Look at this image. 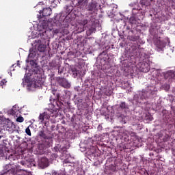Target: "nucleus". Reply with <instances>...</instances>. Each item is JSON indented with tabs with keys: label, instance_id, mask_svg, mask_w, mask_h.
<instances>
[{
	"label": "nucleus",
	"instance_id": "obj_9",
	"mask_svg": "<svg viewBox=\"0 0 175 175\" xmlns=\"http://www.w3.org/2000/svg\"><path fill=\"white\" fill-rule=\"evenodd\" d=\"M20 109L18 108V106L17 105H15L12 107V113L14 115V116H20Z\"/></svg>",
	"mask_w": 175,
	"mask_h": 175
},
{
	"label": "nucleus",
	"instance_id": "obj_16",
	"mask_svg": "<svg viewBox=\"0 0 175 175\" xmlns=\"http://www.w3.org/2000/svg\"><path fill=\"white\" fill-rule=\"evenodd\" d=\"M25 133H27V135H28V136H31V129H29V126H28L26 129H25Z\"/></svg>",
	"mask_w": 175,
	"mask_h": 175
},
{
	"label": "nucleus",
	"instance_id": "obj_6",
	"mask_svg": "<svg viewBox=\"0 0 175 175\" xmlns=\"http://www.w3.org/2000/svg\"><path fill=\"white\" fill-rule=\"evenodd\" d=\"M35 47L40 53H43V51L46 50V45L44 44V42L40 40H36Z\"/></svg>",
	"mask_w": 175,
	"mask_h": 175
},
{
	"label": "nucleus",
	"instance_id": "obj_5",
	"mask_svg": "<svg viewBox=\"0 0 175 175\" xmlns=\"http://www.w3.org/2000/svg\"><path fill=\"white\" fill-rule=\"evenodd\" d=\"M4 124H5V129L12 134L16 131V125L10 120H4Z\"/></svg>",
	"mask_w": 175,
	"mask_h": 175
},
{
	"label": "nucleus",
	"instance_id": "obj_31",
	"mask_svg": "<svg viewBox=\"0 0 175 175\" xmlns=\"http://www.w3.org/2000/svg\"><path fill=\"white\" fill-rule=\"evenodd\" d=\"M21 172H24V170H21Z\"/></svg>",
	"mask_w": 175,
	"mask_h": 175
},
{
	"label": "nucleus",
	"instance_id": "obj_14",
	"mask_svg": "<svg viewBox=\"0 0 175 175\" xmlns=\"http://www.w3.org/2000/svg\"><path fill=\"white\" fill-rule=\"evenodd\" d=\"M3 126H5V120H3V118H0V132Z\"/></svg>",
	"mask_w": 175,
	"mask_h": 175
},
{
	"label": "nucleus",
	"instance_id": "obj_30",
	"mask_svg": "<svg viewBox=\"0 0 175 175\" xmlns=\"http://www.w3.org/2000/svg\"><path fill=\"white\" fill-rule=\"evenodd\" d=\"M26 62H29V61H28V60H26Z\"/></svg>",
	"mask_w": 175,
	"mask_h": 175
},
{
	"label": "nucleus",
	"instance_id": "obj_4",
	"mask_svg": "<svg viewBox=\"0 0 175 175\" xmlns=\"http://www.w3.org/2000/svg\"><path fill=\"white\" fill-rule=\"evenodd\" d=\"M5 174H0V175H8V174H16L17 172H18V167L14 165L8 164L6 165L4 167Z\"/></svg>",
	"mask_w": 175,
	"mask_h": 175
},
{
	"label": "nucleus",
	"instance_id": "obj_12",
	"mask_svg": "<svg viewBox=\"0 0 175 175\" xmlns=\"http://www.w3.org/2000/svg\"><path fill=\"white\" fill-rule=\"evenodd\" d=\"M142 72H144L145 73H147V72H148V70H150V66L148 64H142Z\"/></svg>",
	"mask_w": 175,
	"mask_h": 175
},
{
	"label": "nucleus",
	"instance_id": "obj_10",
	"mask_svg": "<svg viewBox=\"0 0 175 175\" xmlns=\"http://www.w3.org/2000/svg\"><path fill=\"white\" fill-rule=\"evenodd\" d=\"M156 46H157V49H159V51H161V50H162L163 48H165V42H163V41H161V40H159L156 42Z\"/></svg>",
	"mask_w": 175,
	"mask_h": 175
},
{
	"label": "nucleus",
	"instance_id": "obj_13",
	"mask_svg": "<svg viewBox=\"0 0 175 175\" xmlns=\"http://www.w3.org/2000/svg\"><path fill=\"white\" fill-rule=\"evenodd\" d=\"M62 85L64 88H70V83H69V82H68V81H66V79H63Z\"/></svg>",
	"mask_w": 175,
	"mask_h": 175
},
{
	"label": "nucleus",
	"instance_id": "obj_3",
	"mask_svg": "<svg viewBox=\"0 0 175 175\" xmlns=\"http://www.w3.org/2000/svg\"><path fill=\"white\" fill-rule=\"evenodd\" d=\"M51 117H57V113L53 109H48L42 113H40L38 119L40 122H43L44 120H49Z\"/></svg>",
	"mask_w": 175,
	"mask_h": 175
},
{
	"label": "nucleus",
	"instance_id": "obj_28",
	"mask_svg": "<svg viewBox=\"0 0 175 175\" xmlns=\"http://www.w3.org/2000/svg\"><path fill=\"white\" fill-rule=\"evenodd\" d=\"M2 137H3V136H2V135H0V139H2Z\"/></svg>",
	"mask_w": 175,
	"mask_h": 175
},
{
	"label": "nucleus",
	"instance_id": "obj_29",
	"mask_svg": "<svg viewBox=\"0 0 175 175\" xmlns=\"http://www.w3.org/2000/svg\"><path fill=\"white\" fill-rule=\"evenodd\" d=\"M12 157H13V156L10 157V159H12Z\"/></svg>",
	"mask_w": 175,
	"mask_h": 175
},
{
	"label": "nucleus",
	"instance_id": "obj_8",
	"mask_svg": "<svg viewBox=\"0 0 175 175\" xmlns=\"http://www.w3.org/2000/svg\"><path fill=\"white\" fill-rule=\"evenodd\" d=\"M165 79H175V72L174 70L167 71L165 75Z\"/></svg>",
	"mask_w": 175,
	"mask_h": 175
},
{
	"label": "nucleus",
	"instance_id": "obj_24",
	"mask_svg": "<svg viewBox=\"0 0 175 175\" xmlns=\"http://www.w3.org/2000/svg\"><path fill=\"white\" fill-rule=\"evenodd\" d=\"M85 24H87V21H83V25H85Z\"/></svg>",
	"mask_w": 175,
	"mask_h": 175
},
{
	"label": "nucleus",
	"instance_id": "obj_21",
	"mask_svg": "<svg viewBox=\"0 0 175 175\" xmlns=\"http://www.w3.org/2000/svg\"><path fill=\"white\" fill-rule=\"evenodd\" d=\"M141 94L143 96L142 98H146L147 96V95L146 94L145 92H142Z\"/></svg>",
	"mask_w": 175,
	"mask_h": 175
},
{
	"label": "nucleus",
	"instance_id": "obj_11",
	"mask_svg": "<svg viewBox=\"0 0 175 175\" xmlns=\"http://www.w3.org/2000/svg\"><path fill=\"white\" fill-rule=\"evenodd\" d=\"M51 14V8H44L42 10V16L44 17L47 16H50Z\"/></svg>",
	"mask_w": 175,
	"mask_h": 175
},
{
	"label": "nucleus",
	"instance_id": "obj_27",
	"mask_svg": "<svg viewBox=\"0 0 175 175\" xmlns=\"http://www.w3.org/2000/svg\"><path fill=\"white\" fill-rule=\"evenodd\" d=\"M21 163L23 165H24V162H21Z\"/></svg>",
	"mask_w": 175,
	"mask_h": 175
},
{
	"label": "nucleus",
	"instance_id": "obj_17",
	"mask_svg": "<svg viewBox=\"0 0 175 175\" xmlns=\"http://www.w3.org/2000/svg\"><path fill=\"white\" fill-rule=\"evenodd\" d=\"M120 107H122V109H125L126 107L125 103H122L120 105Z\"/></svg>",
	"mask_w": 175,
	"mask_h": 175
},
{
	"label": "nucleus",
	"instance_id": "obj_2",
	"mask_svg": "<svg viewBox=\"0 0 175 175\" xmlns=\"http://www.w3.org/2000/svg\"><path fill=\"white\" fill-rule=\"evenodd\" d=\"M23 84L29 91H33L35 88L39 87V83L36 82L35 79H30L29 78H25Z\"/></svg>",
	"mask_w": 175,
	"mask_h": 175
},
{
	"label": "nucleus",
	"instance_id": "obj_1",
	"mask_svg": "<svg viewBox=\"0 0 175 175\" xmlns=\"http://www.w3.org/2000/svg\"><path fill=\"white\" fill-rule=\"evenodd\" d=\"M50 24V22L48 21H44L38 26V35H40V38L42 39H47L49 37V36H47V31H51L49 27Z\"/></svg>",
	"mask_w": 175,
	"mask_h": 175
},
{
	"label": "nucleus",
	"instance_id": "obj_20",
	"mask_svg": "<svg viewBox=\"0 0 175 175\" xmlns=\"http://www.w3.org/2000/svg\"><path fill=\"white\" fill-rule=\"evenodd\" d=\"M5 83H6V80L3 79V80H2V81H1L0 85H2V84H5Z\"/></svg>",
	"mask_w": 175,
	"mask_h": 175
},
{
	"label": "nucleus",
	"instance_id": "obj_26",
	"mask_svg": "<svg viewBox=\"0 0 175 175\" xmlns=\"http://www.w3.org/2000/svg\"><path fill=\"white\" fill-rule=\"evenodd\" d=\"M57 173L56 172H53V175H57Z\"/></svg>",
	"mask_w": 175,
	"mask_h": 175
},
{
	"label": "nucleus",
	"instance_id": "obj_23",
	"mask_svg": "<svg viewBox=\"0 0 175 175\" xmlns=\"http://www.w3.org/2000/svg\"><path fill=\"white\" fill-rule=\"evenodd\" d=\"M150 92H151L152 95H154V94H155V92H147V94H150Z\"/></svg>",
	"mask_w": 175,
	"mask_h": 175
},
{
	"label": "nucleus",
	"instance_id": "obj_15",
	"mask_svg": "<svg viewBox=\"0 0 175 175\" xmlns=\"http://www.w3.org/2000/svg\"><path fill=\"white\" fill-rule=\"evenodd\" d=\"M17 122H24V118L19 116L16 118Z\"/></svg>",
	"mask_w": 175,
	"mask_h": 175
},
{
	"label": "nucleus",
	"instance_id": "obj_7",
	"mask_svg": "<svg viewBox=\"0 0 175 175\" xmlns=\"http://www.w3.org/2000/svg\"><path fill=\"white\" fill-rule=\"evenodd\" d=\"M38 165L40 167H41L42 169H44V167H47V166H49V159H47V158L46 157L41 159L40 161H39Z\"/></svg>",
	"mask_w": 175,
	"mask_h": 175
},
{
	"label": "nucleus",
	"instance_id": "obj_25",
	"mask_svg": "<svg viewBox=\"0 0 175 175\" xmlns=\"http://www.w3.org/2000/svg\"><path fill=\"white\" fill-rule=\"evenodd\" d=\"M169 88H170V86L169 85H167V88H165V90H169Z\"/></svg>",
	"mask_w": 175,
	"mask_h": 175
},
{
	"label": "nucleus",
	"instance_id": "obj_22",
	"mask_svg": "<svg viewBox=\"0 0 175 175\" xmlns=\"http://www.w3.org/2000/svg\"><path fill=\"white\" fill-rule=\"evenodd\" d=\"M40 136H44V133H43V131H40L39 133Z\"/></svg>",
	"mask_w": 175,
	"mask_h": 175
},
{
	"label": "nucleus",
	"instance_id": "obj_19",
	"mask_svg": "<svg viewBox=\"0 0 175 175\" xmlns=\"http://www.w3.org/2000/svg\"><path fill=\"white\" fill-rule=\"evenodd\" d=\"M4 154H3V150H0V158L3 157Z\"/></svg>",
	"mask_w": 175,
	"mask_h": 175
},
{
	"label": "nucleus",
	"instance_id": "obj_18",
	"mask_svg": "<svg viewBox=\"0 0 175 175\" xmlns=\"http://www.w3.org/2000/svg\"><path fill=\"white\" fill-rule=\"evenodd\" d=\"M23 175H32V174L27 171H23Z\"/></svg>",
	"mask_w": 175,
	"mask_h": 175
}]
</instances>
